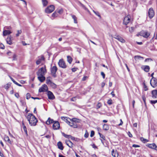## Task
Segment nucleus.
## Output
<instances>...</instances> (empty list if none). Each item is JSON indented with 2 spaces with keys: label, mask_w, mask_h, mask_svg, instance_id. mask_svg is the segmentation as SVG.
<instances>
[{
  "label": "nucleus",
  "mask_w": 157,
  "mask_h": 157,
  "mask_svg": "<svg viewBox=\"0 0 157 157\" xmlns=\"http://www.w3.org/2000/svg\"><path fill=\"white\" fill-rule=\"evenodd\" d=\"M150 33H149L147 31L142 30L139 33H137L136 34V36H143L145 38H147L150 36Z\"/></svg>",
  "instance_id": "obj_1"
},
{
  "label": "nucleus",
  "mask_w": 157,
  "mask_h": 157,
  "mask_svg": "<svg viewBox=\"0 0 157 157\" xmlns=\"http://www.w3.org/2000/svg\"><path fill=\"white\" fill-rule=\"evenodd\" d=\"M46 72L47 71L45 66L44 67H42L39 69L38 71L36 72V74L37 76H43L44 75Z\"/></svg>",
  "instance_id": "obj_2"
},
{
  "label": "nucleus",
  "mask_w": 157,
  "mask_h": 157,
  "mask_svg": "<svg viewBox=\"0 0 157 157\" xmlns=\"http://www.w3.org/2000/svg\"><path fill=\"white\" fill-rule=\"evenodd\" d=\"M77 118H67L66 119V122L70 126H73L74 122L76 121Z\"/></svg>",
  "instance_id": "obj_3"
},
{
  "label": "nucleus",
  "mask_w": 157,
  "mask_h": 157,
  "mask_svg": "<svg viewBox=\"0 0 157 157\" xmlns=\"http://www.w3.org/2000/svg\"><path fill=\"white\" fill-rule=\"evenodd\" d=\"M55 10V7L53 5H51L48 7L45 10V12L47 13L52 12Z\"/></svg>",
  "instance_id": "obj_4"
},
{
  "label": "nucleus",
  "mask_w": 157,
  "mask_h": 157,
  "mask_svg": "<svg viewBox=\"0 0 157 157\" xmlns=\"http://www.w3.org/2000/svg\"><path fill=\"white\" fill-rule=\"evenodd\" d=\"M59 66L63 68H67V66L65 62L64 61L63 59H60L58 63Z\"/></svg>",
  "instance_id": "obj_5"
},
{
  "label": "nucleus",
  "mask_w": 157,
  "mask_h": 157,
  "mask_svg": "<svg viewBox=\"0 0 157 157\" xmlns=\"http://www.w3.org/2000/svg\"><path fill=\"white\" fill-rule=\"evenodd\" d=\"M57 70V68L56 66H53L51 68V74L52 76L54 78H56V73Z\"/></svg>",
  "instance_id": "obj_6"
},
{
  "label": "nucleus",
  "mask_w": 157,
  "mask_h": 157,
  "mask_svg": "<svg viewBox=\"0 0 157 157\" xmlns=\"http://www.w3.org/2000/svg\"><path fill=\"white\" fill-rule=\"evenodd\" d=\"M150 84L153 88L157 86V79L156 78L153 77L150 80Z\"/></svg>",
  "instance_id": "obj_7"
},
{
  "label": "nucleus",
  "mask_w": 157,
  "mask_h": 157,
  "mask_svg": "<svg viewBox=\"0 0 157 157\" xmlns=\"http://www.w3.org/2000/svg\"><path fill=\"white\" fill-rule=\"evenodd\" d=\"M28 120L31 126H35L37 122V118H28Z\"/></svg>",
  "instance_id": "obj_8"
},
{
  "label": "nucleus",
  "mask_w": 157,
  "mask_h": 157,
  "mask_svg": "<svg viewBox=\"0 0 157 157\" xmlns=\"http://www.w3.org/2000/svg\"><path fill=\"white\" fill-rule=\"evenodd\" d=\"M48 90V88L47 86L45 84L43 85L42 87L39 88V92L40 93L47 92Z\"/></svg>",
  "instance_id": "obj_9"
},
{
  "label": "nucleus",
  "mask_w": 157,
  "mask_h": 157,
  "mask_svg": "<svg viewBox=\"0 0 157 157\" xmlns=\"http://www.w3.org/2000/svg\"><path fill=\"white\" fill-rule=\"evenodd\" d=\"M155 14L154 11L152 8H150L148 11V16L150 19H151L154 17Z\"/></svg>",
  "instance_id": "obj_10"
},
{
  "label": "nucleus",
  "mask_w": 157,
  "mask_h": 157,
  "mask_svg": "<svg viewBox=\"0 0 157 157\" xmlns=\"http://www.w3.org/2000/svg\"><path fill=\"white\" fill-rule=\"evenodd\" d=\"M130 15H128L124 18L123 21V24L125 25H127L131 20Z\"/></svg>",
  "instance_id": "obj_11"
},
{
  "label": "nucleus",
  "mask_w": 157,
  "mask_h": 157,
  "mask_svg": "<svg viewBox=\"0 0 157 157\" xmlns=\"http://www.w3.org/2000/svg\"><path fill=\"white\" fill-rule=\"evenodd\" d=\"M52 127L54 130H57L59 129L60 128V124L58 121H54L53 122Z\"/></svg>",
  "instance_id": "obj_12"
},
{
  "label": "nucleus",
  "mask_w": 157,
  "mask_h": 157,
  "mask_svg": "<svg viewBox=\"0 0 157 157\" xmlns=\"http://www.w3.org/2000/svg\"><path fill=\"white\" fill-rule=\"evenodd\" d=\"M146 146L149 148L154 149L157 151V146L155 143L148 144Z\"/></svg>",
  "instance_id": "obj_13"
},
{
  "label": "nucleus",
  "mask_w": 157,
  "mask_h": 157,
  "mask_svg": "<svg viewBox=\"0 0 157 157\" xmlns=\"http://www.w3.org/2000/svg\"><path fill=\"white\" fill-rule=\"evenodd\" d=\"M48 98L50 100H53L55 98V97L52 92L48 90L47 91Z\"/></svg>",
  "instance_id": "obj_14"
},
{
  "label": "nucleus",
  "mask_w": 157,
  "mask_h": 157,
  "mask_svg": "<svg viewBox=\"0 0 157 157\" xmlns=\"http://www.w3.org/2000/svg\"><path fill=\"white\" fill-rule=\"evenodd\" d=\"M38 58L39 59L36 62V64L37 65L40 64L41 61L44 60L45 59V58L43 55H41V56L38 57Z\"/></svg>",
  "instance_id": "obj_15"
},
{
  "label": "nucleus",
  "mask_w": 157,
  "mask_h": 157,
  "mask_svg": "<svg viewBox=\"0 0 157 157\" xmlns=\"http://www.w3.org/2000/svg\"><path fill=\"white\" fill-rule=\"evenodd\" d=\"M141 69L146 72H148L150 71V67L148 65H143L141 66Z\"/></svg>",
  "instance_id": "obj_16"
},
{
  "label": "nucleus",
  "mask_w": 157,
  "mask_h": 157,
  "mask_svg": "<svg viewBox=\"0 0 157 157\" xmlns=\"http://www.w3.org/2000/svg\"><path fill=\"white\" fill-rule=\"evenodd\" d=\"M152 95L151 97L153 98H157V90H152L151 92Z\"/></svg>",
  "instance_id": "obj_17"
},
{
  "label": "nucleus",
  "mask_w": 157,
  "mask_h": 157,
  "mask_svg": "<svg viewBox=\"0 0 157 157\" xmlns=\"http://www.w3.org/2000/svg\"><path fill=\"white\" fill-rule=\"evenodd\" d=\"M111 154L112 156L113 157H118V153L116 150H115L114 149H113L111 152Z\"/></svg>",
  "instance_id": "obj_18"
},
{
  "label": "nucleus",
  "mask_w": 157,
  "mask_h": 157,
  "mask_svg": "<svg viewBox=\"0 0 157 157\" xmlns=\"http://www.w3.org/2000/svg\"><path fill=\"white\" fill-rule=\"evenodd\" d=\"M38 76V79L41 82H43L45 80V77L44 75Z\"/></svg>",
  "instance_id": "obj_19"
},
{
  "label": "nucleus",
  "mask_w": 157,
  "mask_h": 157,
  "mask_svg": "<svg viewBox=\"0 0 157 157\" xmlns=\"http://www.w3.org/2000/svg\"><path fill=\"white\" fill-rule=\"evenodd\" d=\"M12 32L10 30H4L3 32V36H6L11 33Z\"/></svg>",
  "instance_id": "obj_20"
},
{
  "label": "nucleus",
  "mask_w": 157,
  "mask_h": 157,
  "mask_svg": "<svg viewBox=\"0 0 157 157\" xmlns=\"http://www.w3.org/2000/svg\"><path fill=\"white\" fill-rule=\"evenodd\" d=\"M6 41L7 44L9 45H11L12 44L11 36H8L6 38Z\"/></svg>",
  "instance_id": "obj_21"
},
{
  "label": "nucleus",
  "mask_w": 157,
  "mask_h": 157,
  "mask_svg": "<svg viewBox=\"0 0 157 157\" xmlns=\"http://www.w3.org/2000/svg\"><path fill=\"white\" fill-rule=\"evenodd\" d=\"M57 146L59 149L61 150H62L63 149V144L61 142L59 141L57 143Z\"/></svg>",
  "instance_id": "obj_22"
},
{
  "label": "nucleus",
  "mask_w": 157,
  "mask_h": 157,
  "mask_svg": "<svg viewBox=\"0 0 157 157\" xmlns=\"http://www.w3.org/2000/svg\"><path fill=\"white\" fill-rule=\"evenodd\" d=\"M54 122V121L51 118H48V120L46 121V123L47 124L49 125L51 123H52Z\"/></svg>",
  "instance_id": "obj_23"
},
{
  "label": "nucleus",
  "mask_w": 157,
  "mask_h": 157,
  "mask_svg": "<svg viewBox=\"0 0 157 157\" xmlns=\"http://www.w3.org/2000/svg\"><path fill=\"white\" fill-rule=\"evenodd\" d=\"M4 139L5 141H7L8 143L9 144H11V142L9 138V137L8 136H5L4 137Z\"/></svg>",
  "instance_id": "obj_24"
},
{
  "label": "nucleus",
  "mask_w": 157,
  "mask_h": 157,
  "mask_svg": "<svg viewBox=\"0 0 157 157\" xmlns=\"http://www.w3.org/2000/svg\"><path fill=\"white\" fill-rule=\"evenodd\" d=\"M48 85H49L50 86L52 87L53 88H56V85L53 82H51Z\"/></svg>",
  "instance_id": "obj_25"
},
{
  "label": "nucleus",
  "mask_w": 157,
  "mask_h": 157,
  "mask_svg": "<svg viewBox=\"0 0 157 157\" xmlns=\"http://www.w3.org/2000/svg\"><path fill=\"white\" fill-rule=\"evenodd\" d=\"M67 62L70 63L71 64L72 61V58L70 56H67Z\"/></svg>",
  "instance_id": "obj_26"
},
{
  "label": "nucleus",
  "mask_w": 157,
  "mask_h": 157,
  "mask_svg": "<svg viewBox=\"0 0 157 157\" xmlns=\"http://www.w3.org/2000/svg\"><path fill=\"white\" fill-rule=\"evenodd\" d=\"M103 129L105 130H108L109 129V127L108 125L105 124L103 125Z\"/></svg>",
  "instance_id": "obj_27"
},
{
  "label": "nucleus",
  "mask_w": 157,
  "mask_h": 157,
  "mask_svg": "<svg viewBox=\"0 0 157 157\" xmlns=\"http://www.w3.org/2000/svg\"><path fill=\"white\" fill-rule=\"evenodd\" d=\"M22 125L23 126V129L24 131V132H25L26 135L28 136L27 131V130L26 127L25 126V125L23 122H22Z\"/></svg>",
  "instance_id": "obj_28"
},
{
  "label": "nucleus",
  "mask_w": 157,
  "mask_h": 157,
  "mask_svg": "<svg viewBox=\"0 0 157 157\" xmlns=\"http://www.w3.org/2000/svg\"><path fill=\"white\" fill-rule=\"evenodd\" d=\"M71 17H72V18L74 20V22L75 23H77V18L75 16V15H71Z\"/></svg>",
  "instance_id": "obj_29"
},
{
  "label": "nucleus",
  "mask_w": 157,
  "mask_h": 157,
  "mask_svg": "<svg viewBox=\"0 0 157 157\" xmlns=\"http://www.w3.org/2000/svg\"><path fill=\"white\" fill-rule=\"evenodd\" d=\"M50 77H48L46 79V83L47 84H48L49 83H50V82H52L51 80L50 79Z\"/></svg>",
  "instance_id": "obj_30"
},
{
  "label": "nucleus",
  "mask_w": 157,
  "mask_h": 157,
  "mask_svg": "<svg viewBox=\"0 0 157 157\" xmlns=\"http://www.w3.org/2000/svg\"><path fill=\"white\" fill-rule=\"evenodd\" d=\"M140 139L144 143H145L148 141V140L147 139H144L143 137H140Z\"/></svg>",
  "instance_id": "obj_31"
},
{
  "label": "nucleus",
  "mask_w": 157,
  "mask_h": 157,
  "mask_svg": "<svg viewBox=\"0 0 157 157\" xmlns=\"http://www.w3.org/2000/svg\"><path fill=\"white\" fill-rule=\"evenodd\" d=\"M42 2L44 6H46L48 3V2L47 0H42Z\"/></svg>",
  "instance_id": "obj_32"
},
{
  "label": "nucleus",
  "mask_w": 157,
  "mask_h": 157,
  "mask_svg": "<svg viewBox=\"0 0 157 157\" xmlns=\"http://www.w3.org/2000/svg\"><path fill=\"white\" fill-rule=\"evenodd\" d=\"M117 40L122 43H124L125 42V41L123 38L121 36H120Z\"/></svg>",
  "instance_id": "obj_33"
},
{
  "label": "nucleus",
  "mask_w": 157,
  "mask_h": 157,
  "mask_svg": "<svg viewBox=\"0 0 157 157\" xmlns=\"http://www.w3.org/2000/svg\"><path fill=\"white\" fill-rule=\"evenodd\" d=\"M58 15L57 13V10H56L54 13L52 14V16L53 17H56Z\"/></svg>",
  "instance_id": "obj_34"
},
{
  "label": "nucleus",
  "mask_w": 157,
  "mask_h": 157,
  "mask_svg": "<svg viewBox=\"0 0 157 157\" xmlns=\"http://www.w3.org/2000/svg\"><path fill=\"white\" fill-rule=\"evenodd\" d=\"M11 85L10 83H8L6 85L4 86V87L6 90H8V88L10 87Z\"/></svg>",
  "instance_id": "obj_35"
},
{
  "label": "nucleus",
  "mask_w": 157,
  "mask_h": 157,
  "mask_svg": "<svg viewBox=\"0 0 157 157\" xmlns=\"http://www.w3.org/2000/svg\"><path fill=\"white\" fill-rule=\"evenodd\" d=\"M62 134L65 137L69 139L70 138L71 136L70 135H67L63 132H62Z\"/></svg>",
  "instance_id": "obj_36"
},
{
  "label": "nucleus",
  "mask_w": 157,
  "mask_h": 157,
  "mask_svg": "<svg viewBox=\"0 0 157 157\" xmlns=\"http://www.w3.org/2000/svg\"><path fill=\"white\" fill-rule=\"evenodd\" d=\"M71 139L73 140H74L76 141H78V139L77 138H75V137L71 136H70V138Z\"/></svg>",
  "instance_id": "obj_37"
},
{
  "label": "nucleus",
  "mask_w": 157,
  "mask_h": 157,
  "mask_svg": "<svg viewBox=\"0 0 157 157\" xmlns=\"http://www.w3.org/2000/svg\"><path fill=\"white\" fill-rule=\"evenodd\" d=\"M20 101L22 105L25 106L26 105V103L24 100L21 99Z\"/></svg>",
  "instance_id": "obj_38"
},
{
  "label": "nucleus",
  "mask_w": 157,
  "mask_h": 157,
  "mask_svg": "<svg viewBox=\"0 0 157 157\" xmlns=\"http://www.w3.org/2000/svg\"><path fill=\"white\" fill-rule=\"evenodd\" d=\"M102 106L101 103L100 102H98L96 106V108L97 109H98L100 108Z\"/></svg>",
  "instance_id": "obj_39"
},
{
  "label": "nucleus",
  "mask_w": 157,
  "mask_h": 157,
  "mask_svg": "<svg viewBox=\"0 0 157 157\" xmlns=\"http://www.w3.org/2000/svg\"><path fill=\"white\" fill-rule=\"evenodd\" d=\"M57 13H59V14H61L63 13V10L62 9H61L58 11H57Z\"/></svg>",
  "instance_id": "obj_40"
},
{
  "label": "nucleus",
  "mask_w": 157,
  "mask_h": 157,
  "mask_svg": "<svg viewBox=\"0 0 157 157\" xmlns=\"http://www.w3.org/2000/svg\"><path fill=\"white\" fill-rule=\"evenodd\" d=\"M142 99L143 100L145 104L146 105V98H145V95L144 94L143 95H142Z\"/></svg>",
  "instance_id": "obj_41"
},
{
  "label": "nucleus",
  "mask_w": 157,
  "mask_h": 157,
  "mask_svg": "<svg viewBox=\"0 0 157 157\" xmlns=\"http://www.w3.org/2000/svg\"><path fill=\"white\" fill-rule=\"evenodd\" d=\"M99 134L100 136V138H101V139H102L103 140H105V137L103 135L101 134L100 133H99Z\"/></svg>",
  "instance_id": "obj_42"
},
{
  "label": "nucleus",
  "mask_w": 157,
  "mask_h": 157,
  "mask_svg": "<svg viewBox=\"0 0 157 157\" xmlns=\"http://www.w3.org/2000/svg\"><path fill=\"white\" fill-rule=\"evenodd\" d=\"M93 12L95 14H96V15H97L98 17H101V15H100V13H99V12H98V11H94V10L93 11Z\"/></svg>",
  "instance_id": "obj_43"
},
{
  "label": "nucleus",
  "mask_w": 157,
  "mask_h": 157,
  "mask_svg": "<svg viewBox=\"0 0 157 157\" xmlns=\"http://www.w3.org/2000/svg\"><path fill=\"white\" fill-rule=\"evenodd\" d=\"M31 97L30 94L29 93H27L26 94V98L27 99H29Z\"/></svg>",
  "instance_id": "obj_44"
},
{
  "label": "nucleus",
  "mask_w": 157,
  "mask_h": 157,
  "mask_svg": "<svg viewBox=\"0 0 157 157\" xmlns=\"http://www.w3.org/2000/svg\"><path fill=\"white\" fill-rule=\"evenodd\" d=\"M17 33L16 34V36H19L20 34L21 33V30H18L17 31Z\"/></svg>",
  "instance_id": "obj_45"
},
{
  "label": "nucleus",
  "mask_w": 157,
  "mask_h": 157,
  "mask_svg": "<svg viewBox=\"0 0 157 157\" xmlns=\"http://www.w3.org/2000/svg\"><path fill=\"white\" fill-rule=\"evenodd\" d=\"M32 116V118H36V117L33 115L32 113H29L28 117L27 118H29Z\"/></svg>",
  "instance_id": "obj_46"
},
{
  "label": "nucleus",
  "mask_w": 157,
  "mask_h": 157,
  "mask_svg": "<svg viewBox=\"0 0 157 157\" xmlns=\"http://www.w3.org/2000/svg\"><path fill=\"white\" fill-rule=\"evenodd\" d=\"M88 136H89V133L87 132V131L86 130V131L85 133V134L84 135V136L86 138H87L88 137Z\"/></svg>",
  "instance_id": "obj_47"
},
{
  "label": "nucleus",
  "mask_w": 157,
  "mask_h": 157,
  "mask_svg": "<svg viewBox=\"0 0 157 157\" xmlns=\"http://www.w3.org/2000/svg\"><path fill=\"white\" fill-rule=\"evenodd\" d=\"M150 102V103L152 104H155L157 102V100H151Z\"/></svg>",
  "instance_id": "obj_48"
},
{
  "label": "nucleus",
  "mask_w": 157,
  "mask_h": 157,
  "mask_svg": "<svg viewBox=\"0 0 157 157\" xmlns=\"http://www.w3.org/2000/svg\"><path fill=\"white\" fill-rule=\"evenodd\" d=\"M4 29L6 30H10L11 29V27L10 26H6L4 27Z\"/></svg>",
  "instance_id": "obj_49"
},
{
  "label": "nucleus",
  "mask_w": 157,
  "mask_h": 157,
  "mask_svg": "<svg viewBox=\"0 0 157 157\" xmlns=\"http://www.w3.org/2000/svg\"><path fill=\"white\" fill-rule=\"evenodd\" d=\"M112 101L111 99H109L108 100V101L107 102V103L108 104L110 105H111L112 104Z\"/></svg>",
  "instance_id": "obj_50"
},
{
  "label": "nucleus",
  "mask_w": 157,
  "mask_h": 157,
  "mask_svg": "<svg viewBox=\"0 0 157 157\" xmlns=\"http://www.w3.org/2000/svg\"><path fill=\"white\" fill-rule=\"evenodd\" d=\"M73 143L70 140H69V147L72 148L73 147Z\"/></svg>",
  "instance_id": "obj_51"
},
{
  "label": "nucleus",
  "mask_w": 157,
  "mask_h": 157,
  "mask_svg": "<svg viewBox=\"0 0 157 157\" xmlns=\"http://www.w3.org/2000/svg\"><path fill=\"white\" fill-rule=\"evenodd\" d=\"M0 48L4 49L5 48L4 45L2 43L0 44Z\"/></svg>",
  "instance_id": "obj_52"
},
{
  "label": "nucleus",
  "mask_w": 157,
  "mask_h": 157,
  "mask_svg": "<svg viewBox=\"0 0 157 157\" xmlns=\"http://www.w3.org/2000/svg\"><path fill=\"white\" fill-rule=\"evenodd\" d=\"M143 84H144V90L145 91H146L147 90H148V88H147V86H146V85H145V83L144 82L143 83Z\"/></svg>",
  "instance_id": "obj_53"
},
{
  "label": "nucleus",
  "mask_w": 157,
  "mask_h": 157,
  "mask_svg": "<svg viewBox=\"0 0 157 157\" xmlns=\"http://www.w3.org/2000/svg\"><path fill=\"white\" fill-rule=\"evenodd\" d=\"M149 60L151 61H152V59L150 58H147L145 60L144 62H148L149 61Z\"/></svg>",
  "instance_id": "obj_54"
},
{
  "label": "nucleus",
  "mask_w": 157,
  "mask_h": 157,
  "mask_svg": "<svg viewBox=\"0 0 157 157\" xmlns=\"http://www.w3.org/2000/svg\"><path fill=\"white\" fill-rule=\"evenodd\" d=\"M94 134V132L93 131H92L91 132L90 136L91 137H92Z\"/></svg>",
  "instance_id": "obj_55"
},
{
  "label": "nucleus",
  "mask_w": 157,
  "mask_h": 157,
  "mask_svg": "<svg viewBox=\"0 0 157 157\" xmlns=\"http://www.w3.org/2000/svg\"><path fill=\"white\" fill-rule=\"evenodd\" d=\"M17 56L15 54H14L13 57V60H15L16 59Z\"/></svg>",
  "instance_id": "obj_56"
},
{
  "label": "nucleus",
  "mask_w": 157,
  "mask_h": 157,
  "mask_svg": "<svg viewBox=\"0 0 157 157\" xmlns=\"http://www.w3.org/2000/svg\"><path fill=\"white\" fill-rule=\"evenodd\" d=\"M134 29V28L133 27H131L130 28H129V31L130 32L132 33Z\"/></svg>",
  "instance_id": "obj_57"
},
{
  "label": "nucleus",
  "mask_w": 157,
  "mask_h": 157,
  "mask_svg": "<svg viewBox=\"0 0 157 157\" xmlns=\"http://www.w3.org/2000/svg\"><path fill=\"white\" fill-rule=\"evenodd\" d=\"M101 75L102 76L103 78H105V75L103 72H101Z\"/></svg>",
  "instance_id": "obj_58"
},
{
  "label": "nucleus",
  "mask_w": 157,
  "mask_h": 157,
  "mask_svg": "<svg viewBox=\"0 0 157 157\" xmlns=\"http://www.w3.org/2000/svg\"><path fill=\"white\" fill-rule=\"evenodd\" d=\"M120 36L119 35H115L114 36H113V37L115 38V39H116L117 40H118V39L119 38V37H120Z\"/></svg>",
  "instance_id": "obj_59"
},
{
  "label": "nucleus",
  "mask_w": 157,
  "mask_h": 157,
  "mask_svg": "<svg viewBox=\"0 0 157 157\" xmlns=\"http://www.w3.org/2000/svg\"><path fill=\"white\" fill-rule=\"evenodd\" d=\"M10 78L11 79V80L15 84L17 82L15 80H14V79L11 77H10Z\"/></svg>",
  "instance_id": "obj_60"
},
{
  "label": "nucleus",
  "mask_w": 157,
  "mask_h": 157,
  "mask_svg": "<svg viewBox=\"0 0 157 157\" xmlns=\"http://www.w3.org/2000/svg\"><path fill=\"white\" fill-rule=\"evenodd\" d=\"M15 96L17 98H18L19 97V94L17 93H16L15 94Z\"/></svg>",
  "instance_id": "obj_61"
},
{
  "label": "nucleus",
  "mask_w": 157,
  "mask_h": 157,
  "mask_svg": "<svg viewBox=\"0 0 157 157\" xmlns=\"http://www.w3.org/2000/svg\"><path fill=\"white\" fill-rule=\"evenodd\" d=\"M128 136L130 137H132V134L129 132H128Z\"/></svg>",
  "instance_id": "obj_62"
},
{
  "label": "nucleus",
  "mask_w": 157,
  "mask_h": 157,
  "mask_svg": "<svg viewBox=\"0 0 157 157\" xmlns=\"http://www.w3.org/2000/svg\"><path fill=\"white\" fill-rule=\"evenodd\" d=\"M87 78V77L86 76H84L82 78V81H84L86 79V78Z\"/></svg>",
  "instance_id": "obj_63"
},
{
  "label": "nucleus",
  "mask_w": 157,
  "mask_h": 157,
  "mask_svg": "<svg viewBox=\"0 0 157 157\" xmlns=\"http://www.w3.org/2000/svg\"><path fill=\"white\" fill-rule=\"evenodd\" d=\"M69 140H66L65 141V143L69 147Z\"/></svg>",
  "instance_id": "obj_64"
}]
</instances>
